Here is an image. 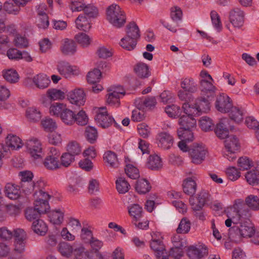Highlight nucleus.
<instances>
[{"instance_id": "nucleus-52", "label": "nucleus", "mask_w": 259, "mask_h": 259, "mask_svg": "<svg viewBox=\"0 0 259 259\" xmlns=\"http://www.w3.org/2000/svg\"><path fill=\"white\" fill-rule=\"evenodd\" d=\"M177 133L179 138L185 140V141L192 142L194 140V135L191 129H178Z\"/></svg>"}, {"instance_id": "nucleus-36", "label": "nucleus", "mask_w": 259, "mask_h": 259, "mask_svg": "<svg viewBox=\"0 0 259 259\" xmlns=\"http://www.w3.org/2000/svg\"><path fill=\"white\" fill-rule=\"evenodd\" d=\"M211 27L213 31L220 33L223 30V25L219 15L214 11H211Z\"/></svg>"}, {"instance_id": "nucleus-47", "label": "nucleus", "mask_w": 259, "mask_h": 259, "mask_svg": "<svg viewBox=\"0 0 259 259\" xmlns=\"http://www.w3.org/2000/svg\"><path fill=\"white\" fill-rule=\"evenodd\" d=\"M49 217L54 224H60L63 221L64 213L60 210H54L50 212Z\"/></svg>"}, {"instance_id": "nucleus-45", "label": "nucleus", "mask_w": 259, "mask_h": 259, "mask_svg": "<svg viewBox=\"0 0 259 259\" xmlns=\"http://www.w3.org/2000/svg\"><path fill=\"white\" fill-rule=\"evenodd\" d=\"M84 135L88 141L93 144L97 140L98 132L95 127L88 126L85 128Z\"/></svg>"}, {"instance_id": "nucleus-38", "label": "nucleus", "mask_w": 259, "mask_h": 259, "mask_svg": "<svg viewBox=\"0 0 259 259\" xmlns=\"http://www.w3.org/2000/svg\"><path fill=\"white\" fill-rule=\"evenodd\" d=\"M62 53L66 55H73L76 52V44L71 39H66L61 48Z\"/></svg>"}, {"instance_id": "nucleus-49", "label": "nucleus", "mask_w": 259, "mask_h": 259, "mask_svg": "<svg viewBox=\"0 0 259 259\" xmlns=\"http://www.w3.org/2000/svg\"><path fill=\"white\" fill-rule=\"evenodd\" d=\"M143 209L140 205L134 204L128 207V213L133 220L139 219L142 217Z\"/></svg>"}, {"instance_id": "nucleus-53", "label": "nucleus", "mask_w": 259, "mask_h": 259, "mask_svg": "<svg viewBox=\"0 0 259 259\" xmlns=\"http://www.w3.org/2000/svg\"><path fill=\"white\" fill-rule=\"evenodd\" d=\"M193 93L186 92L183 90H180L178 93V96L179 99L182 101H184L185 103L183 106L187 104L188 105H190L189 103L193 101L194 97L192 95ZM183 106H182L183 107Z\"/></svg>"}, {"instance_id": "nucleus-22", "label": "nucleus", "mask_w": 259, "mask_h": 259, "mask_svg": "<svg viewBox=\"0 0 259 259\" xmlns=\"http://www.w3.org/2000/svg\"><path fill=\"white\" fill-rule=\"evenodd\" d=\"M225 146L227 152H236L240 147V143L238 138L234 135H229L225 137Z\"/></svg>"}, {"instance_id": "nucleus-46", "label": "nucleus", "mask_w": 259, "mask_h": 259, "mask_svg": "<svg viewBox=\"0 0 259 259\" xmlns=\"http://www.w3.org/2000/svg\"><path fill=\"white\" fill-rule=\"evenodd\" d=\"M245 203L252 210L259 209V198L257 196L249 195L245 199Z\"/></svg>"}, {"instance_id": "nucleus-54", "label": "nucleus", "mask_w": 259, "mask_h": 259, "mask_svg": "<svg viewBox=\"0 0 259 259\" xmlns=\"http://www.w3.org/2000/svg\"><path fill=\"white\" fill-rule=\"evenodd\" d=\"M47 94L48 97L52 100H62L65 97L64 93L56 89L48 90Z\"/></svg>"}, {"instance_id": "nucleus-27", "label": "nucleus", "mask_w": 259, "mask_h": 259, "mask_svg": "<svg viewBox=\"0 0 259 259\" xmlns=\"http://www.w3.org/2000/svg\"><path fill=\"white\" fill-rule=\"evenodd\" d=\"M75 113L66 107L60 118L65 124L72 125L75 122Z\"/></svg>"}, {"instance_id": "nucleus-14", "label": "nucleus", "mask_w": 259, "mask_h": 259, "mask_svg": "<svg viewBox=\"0 0 259 259\" xmlns=\"http://www.w3.org/2000/svg\"><path fill=\"white\" fill-rule=\"evenodd\" d=\"M50 153L51 154L46 157L43 163L45 167L48 169L55 170L59 168L60 165L58 160L59 154L55 148H51Z\"/></svg>"}, {"instance_id": "nucleus-18", "label": "nucleus", "mask_w": 259, "mask_h": 259, "mask_svg": "<svg viewBox=\"0 0 259 259\" xmlns=\"http://www.w3.org/2000/svg\"><path fill=\"white\" fill-rule=\"evenodd\" d=\"M150 247L155 251L157 259H168L167 253L160 240L152 239Z\"/></svg>"}, {"instance_id": "nucleus-2", "label": "nucleus", "mask_w": 259, "mask_h": 259, "mask_svg": "<svg viewBox=\"0 0 259 259\" xmlns=\"http://www.w3.org/2000/svg\"><path fill=\"white\" fill-rule=\"evenodd\" d=\"M107 19L114 27L120 28L126 22L125 13L116 4H112L107 9Z\"/></svg>"}, {"instance_id": "nucleus-25", "label": "nucleus", "mask_w": 259, "mask_h": 259, "mask_svg": "<svg viewBox=\"0 0 259 259\" xmlns=\"http://www.w3.org/2000/svg\"><path fill=\"white\" fill-rule=\"evenodd\" d=\"M32 80L35 86L40 89L48 88L51 82L49 78L46 75L41 73L33 76Z\"/></svg>"}, {"instance_id": "nucleus-12", "label": "nucleus", "mask_w": 259, "mask_h": 259, "mask_svg": "<svg viewBox=\"0 0 259 259\" xmlns=\"http://www.w3.org/2000/svg\"><path fill=\"white\" fill-rule=\"evenodd\" d=\"M156 139L158 146L164 150L170 149L174 142L173 136L166 132L159 133Z\"/></svg>"}, {"instance_id": "nucleus-10", "label": "nucleus", "mask_w": 259, "mask_h": 259, "mask_svg": "<svg viewBox=\"0 0 259 259\" xmlns=\"http://www.w3.org/2000/svg\"><path fill=\"white\" fill-rule=\"evenodd\" d=\"M26 146L31 157L34 159L41 158L42 151L40 142L35 138L28 140Z\"/></svg>"}, {"instance_id": "nucleus-41", "label": "nucleus", "mask_w": 259, "mask_h": 259, "mask_svg": "<svg viewBox=\"0 0 259 259\" xmlns=\"http://www.w3.org/2000/svg\"><path fill=\"white\" fill-rule=\"evenodd\" d=\"M66 107V105L63 103H54L50 107V113L53 115L60 117Z\"/></svg>"}, {"instance_id": "nucleus-9", "label": "nucleus", "mask_w": 259, "mask_h": 259, "mask_svg": "<svg viewBox=\"0 0 259 259\" xmlns=\"http://www.w3.org/2000/svg\"><path fill=\"white\" fill-rule=\"evenodd\" d=\"M199 84L201 96L209 98L210 95V75L205 70L199 74Z\"/></svg>"}, {"instance_id": "nucleus-44", "label": "nucleus", "mask_w": 259, "mask_h": 259, "mask_svg": "<svg viewBox=\"0 0 259 259\" xmlns=\"http://www.w3.org/2000/svg\"><path fill=\"white\" fill-rule=\"evenodd\" d=\"M116 186L117 191L121 194H124L127 192L130 188V185L123 178H119L116 181Z\"/></svg>"}, {"instance_id": "nucleus-33", "label": "nucleus", "mask_w": 259, "mask_h": 259, "mask_svg": "<svg viewBox=\"0 0 259 259\" xmlns=\"http://www.w3.org/2000/svg\"><path fill=\"white\" fill-rule=\"evenodd\" d=\"M183 90L191 93H194L198 90L197 85L192 78H185L181 82Z\"/></svg>"}, {"instance_id": "nucleus-19", "label": "nucleus", "mask_w": 259, "mask_h": 259, "mask_svg": "<svg viewBox=\"0 0 259 259\" xmlns=\"http://www.w3.org/2000/svg\"><path fill=\"white\" fill-rule=\"evenodd\" d=\"M208 253V250L204 245L198 247L191 246L188 249L187 254L190 259H201Z\"/></svg>"}, {"instance_id": "nucleus-24", "label": "nucleus", "mask_w": 259, "mask_h": 259, "mask_svg": "<svg viewBox=\"0 0 259 259\" xmlns=\"http://www.w3.org/2000/svg\"><path fill=\"white\" fill-rule=\"evenodd\" d=\"M103 160L106 165L111 168H117L119 165L116 154L111 151H108L104 154Z\"/></svg>"}, {"instance_id": "nucleus-55", "label": "nucleus", "mask_w": 259, "mask_h": 259, "mask_svg": "<svg viewBox=\"0 0 259 259\" xmlns=\"http://www.w3.org/2000/svg\"><path fill=\"white\" fill-rule=\"evenodd\" d=\"M13 42L14 45L18 48H24L28 46V41L26 37L19 34H16Z\"/></svg>"}, {"instance_id": "nucleus-34", "label": "nucleus", "mask_w": 259, "mask_h": 259, "mask_svg": "<svg viewBox=\"0 0 259 259\" xmlns=\"http://www.w3.org/2000/svg\"><path fill=\"white\" fill-rule=\"evenodd\" d=\"M183 186L184 192L188 195H193L196 192V183L191 178L184 180Z\"/></svg>"}, {"instance_id": "nucleus-31", "label": "nucleus", "mask_w": 259, "mask_h": 259, "mask_svg": "<svg viewBox=\"0 0 259 259\" xmlns=\"http://www.w3.org/2000/svg\"><path fill=\"white\" fill-rule=\"evenodd\" d=\"M6 143L7 146L5 147L7 148L8 147L12 150L19 149L22 146L21 140L19 137L14 135L9 134L6 138Z\"/></svg>"}, {"instance_id": "nucleus-42", "label": "nucleus", "mask_w": 259, "mask_h": 259, "mask_svg": "<svg viewBox=\"0 0 259 259\" xmlns=\"http://www.w3.org/2000/svg\"><path fill=\"white\" fill-rule=\"evenodd\" d=\"M101 76L100 70L94 69L93 71H90L87 76V81L89 83L94 84L100 81Z\"/></svg>"}, {"instance_id": "nucleus-51", "label": "nucleus", "mask_w": 259, "mask_h": 259, "mask_svg": "<svg viewBox=\"0 0 259 259\" xmlns=\"http://www.w3.org/2000/svg\"><path fill=\"white\" fill-rule=\"evenodd\" d=\"M39 183H34L33 182H24L20 183V188L26 193H30L34 191L36 188L38 189Z\"/></svg>"}, {"instance_id": "nucleus-30", "label": "nucleus", "mask_w": 259, "mask_h": 259, "mask_svg": "<svg viewBox=\"0 0 259 259\" xmlns=\"http://www.w3.org/2000/svg\"><path fill=\"white\" fill-rule=\"evenodd\" d=\"M247 182L251 185H256L259 184V169L257 166L248 171L245 175Z\"/></svg>"}, {"instance_id": "nucleus-13", "label": "nucleus", "mask_w": 259, "mask_h": 259, "mask_svg": "<svg viewBox=\"0 0 259 259\" xmlns=\"http://www.w3.org/2000/svg\"><path fill=\"white\" fill-rule=\"evenodd\" d=\"M229 20L234 27L240 28L244 24V12L238 8L232 9L229 13Z\"/></svg>"}, {"instance_id": "nucleus-23", "label": "nucleus", "mask_w": 259, "mask_h": 259, "mask_svg": "<svg viewBox=\"0 0 259 259\" xmlns=\"http://www.w3.org/2000/svg\"><path fill=\"white\" fill-rule=\"evenodd\" d=\"M230 118L234 122L239 123L243 121L244 116V110L241 107L236 106H232L229 112Z\"/></svg>"}, {"instance_id": "nucleus-6", "label": "nucleus", "mask_w": 259, "mask_h": 259, "mask_svg": "<svg viewBox=\"0 0 259 259\" xmlns=\"http://www.w3.org/2000/svg\"><path fill=\"white\" fill-rule=\"evenodd\" d=\"M233 102L232 99L225 93H219L214 99L215 109L222 113H227L231 109Z\"/></svg>"}, {"instance_id": "nucleus-5", "label": "nucleus", "mask_w": 259, "mask_h": 259, "mask_svg": "<svg viewBox=\"0 0 259 259\" xmlns=\"http://www.w3.org/2000/svg\"><path fill=\"white\" fill-rule=\"evenodd\" d=\"M34 197L36 199L34 202V207L37 210L40 214L47 213L50 209L48 200L51 198V195L40 189L38 191L35 190Z\"/></svg>"}, {"instance_id": "nucleus-29", "label": "nucleus", "mask_w": 259, "mask_h": 259, "mask_svg": "<svg viewBox=\"0 0 259 259\" xmlns=\"http://www.w3.org/2000/svg\"><path fill=\"white\" fill-rule=\"evenodd\" d=\"M31 228L34 232L40 236H45L48 231V226L42 220L37 219L32 223Z\"/></svg>"}, {"instance_id": "nucleus-39", "label": "nucleus", "mask_w": 259, "mask_h": 259, "mask_svg": "<svg viewBox=\"0 0 259 259\" xmlns=\"http://www.w3.org/2000/svg\"><path fill=\"white\" fill-rule=\"evenodd\" d=\"M58 250L61 254L65 257H70L73 251L72 246L66 242H60L58 245Z\"/></svg>"}, {"instance_id": "nucleus-17", "label": "nucleus", "mask_w": 259, "mask_h": 259, "mask_svg": "<svg viewBox=\"0 0 259 259\" xmlns=\"http://www.w3.org/2000/svg\"><path fill=\"white\" fill-rule=\"evenodd\" d=\"M232 231H235L237 234H239L243 237H251L254 233V229L251 226H247L245 224H242L239 228L236 226H234L229 229V237H233L234 236L232 234Z\"/></svg>"}, {"instance_id": "nucleus-1", "label": "nucleus", "mask_w": 259, "mask_h": 259, "mask_svg": "<svg viewBox=\"0 0 259 259\" xmlns=\"http://www.w3.org/2000/svg\"><path fill=\"white\" fill-rule=\"evenodd\" d=\"M126 36L121 39L120 45L128 51L134 49L137 39L140 37V32L138 25L135 22H130L126 27Z\"/></svg>"}, {"instance_id": "nucleus-58", "label": "nucleus", "mask_w": 259, "mask_h": 259, "mask_svg": "<svg viewBox=\"0 0 259 259\" xmlns=\"http://www.w3.org/2000/svg\"><path fill=\"white\" fill-rule=\"evenodd\" d=\"M20 6L12 2H6L4 4V9L9 14H16L20 11Z\"/></svg>"}, {"instance_id": "nucleus-20", "label": "nucleus", "mask_w": 259, "mask_h": 259, "mask_svg": "<svg viewBox=\"0 0 259 259\" xmlns=\"http://www.w3.org/2000/svg\"><path fill=\"white\" fill-rule=\"evenodd\" d=\"M5 193L10 199L16 200L21 196L20 187L12 183H7L5 186Z\"/></svg>"}, {"instance_id": "nucleus-15", "label": "nucleus", "mask_w": 259, "mask_h": 259, "mask_svg": "<svg viewBox=\"0 0 259 259\" xmlns=\"http://www.w3.org/2000/svg\"><path fill=\"white\" fill-rule=\"evenodd\" d=\"M67 98L70 103L78 106L83 105L85 102V95L83 90L75 89L67 94Z\"/></svg>"}, {"instance_id": "nucleus-7", "label": "nucleus", "mask_w": 259, "mask_h": 259, "mask_svg": "<svg viewBox=\"0 0 259 259\" xmlns=\"http://www.w3.org/2000/svg\"><path fill=\"white\" fill-rule=\"evenodd\" d=\"M209 194L208 191L202 190L196 196H191L190 204L193 210L201 209L208 200Z\"/></svg>"}, {"instance_id": "nucleus-28", "label": "nucleus", "mask_w": 259, "mask_h": 259, "mask_svg": "<svg viewBox=\"0 0 259 259\" xmlns=\"http://www.w3.org/2000/svg\"><path fill=\"white\" fill-rule=\"evenodd\" d=\"M75 24L77 28L84 31L89 30L91 27L90 18L83 14L79 15L76 19Z\"/></svg>"}, {"instance_id": "nucleus-32", "label": "nucleus", "mask_w": 259, "mask_h": 259, "mask_svg": "<svg viewBox=\"0 0 259 259\" xmlns=\"http://www.w3.org/2000/svg\"><path fill=\"white\" fill-rule=\"evenodd\" d=\"M147 167L152 170H158L162 166L161 158L157 155H151L148 158Z\"/></svg>"}, {"instance_id": "nucleus-61", "label": "nucleus", "mask_w": 259, "mask_h": 259, "mask_svg": "<svg viewBox=\"0 0 259 259\" xmlns=\"http://www.w3.org/2000/svg\"><path fill=\"white\" fill-rule=\"evenodd\" d=\"M75 38L78 44L83 47H87L91 42L90 37L84 33H80L76 35Z\"/></svg>"}, {"instance_id": "nucleus-64", "label": "nucleus", "mask_w": 259, "mask_h": 259, "mask_svg": "<svg viewBox=\"0 0 259 259\" xmlns=\"http://www.w3.org/2000/svg\"><path fill=\"white\" fill-rule=\"evenodd\" d=\"M75 122L80 125H86L88 122V118L85 112L81 110L75 115Z\"/></svg>"}, {"instance_id": "nucleus-16", "label": "nucleus", "mask_w": 259, "mask_h": 259, "mask_svg": "<svg viewBox=\"0 0 259 259\" xmlns=\"http://www.w3.org/2000/svg\"><path fill=\"white\" fill-rule=\"evenodd\" d=\"M230 121L227 117L220 120L215 130V133L219 138H225L228 136L229 129H233V126L230 125Z\"/></svg>"}, {"instance_id": "nucleus-48", "label": "nucleus", "mask_w": 259, "mask_h": 259, "mask_svg": "<svg viewBox=\"0 0 259 259\" xmlns=\"http://www.w3.org/2000/svg\"><path fill=\"white\" fill-rule=\"evenodd\" d=\"M191 223L189 220L187 218H183L177 229L178 233L185 234L187 233L190 230Z\"/></svg>"}, {"instance_id": "nucleus-56", "label": "nucleus", "mask_w": 259, "mask_h": 259, "mask_svg": "<svg viewBox=\"0 0 259 259\" xmlns=\"http://www.w3.org/2000/svg\"><path fill=\"white\" fill-rule=\"evenodd\" d=\"M41 124L45 130L48 132H52L57 128L56 122L50 117L43 119Z\"/></svg>"}, {"instance_id": "nucleus-4", "label": "nucleus", "mask_w": 259, "mask_h": 259, "mask_svg": "<svg viewBox=\"0 0 259 259\" xmlns=\"http://www.w3.org/2000/svg\"><path fill=\"white\" fill-rule=\"evenodd\" d=\"M95 119L98 125L103 128H108L112 124H114L116 128L119 126L113 117L108 113L105 107H102L98 109Z\"/></svg>"}, {"instance_id": "nucleus-59", "label": "nucleus", "mask_w": 259, "mask_h": 259, "mask_svg": "<svg viewBox=\"0 0 259 259\" xmlns=\"http://www.w3.org/2000/svg\"><path fill=\"white\" fill-rule=\"evenodd\" d=\"M76 259H87L89 256V251L83 246H79L74 250Z\"/></svg>"}, {"instance_id": "nucleus-35", "label": "nucleus", "mask_w": 259, "mask_h": 259, "mask_svg": "<svg viewBox=\"0 0 259 259\" xmlns=\"http://www.w3.org/2000/svg\"><path fill=\"white\" fill-rule=\"evenodd\" d=\"M151 188V185L146 179H141L136 182L135 189L139 194H146L150 191Z\"/></svg>"}, {"instance_id": "nucleus-37", "label": "nucleus", "mask_w": 259, "mask_h": 259, "mask_svg": "<svg viewBox=\"0 0 259 259\" xmlns=\"http://www.w3.org/2000/svg\"><path fill=\"white\" fill-rule=\"evenodd\" d=\"M26 116L30 121L33 122L39 121L41 117L40 111L35 107H33L27 108Z\"/></svg>"}, {"instance_id": "nucleus-40", "label": "nucleus", "mask_w": 259, "mask_h": 259, "mask_svg": "<svg viewBox=\"0 0 259 259\" xmlns=\"http://www.w3.org/2000/svg\"><path fill=\"white\" fill-rule=\"evenodd\" d=\"M122 92H118L113 91L107 94V102L111 106L118 107L120 105V94Z\"/></svg>"}, {"instance_id": "nucleus-21", "label": "nucleus", "mask_w": 259, "mask_h": 259, "mask_svg": "<svg viewBox=\"0 0 259 259\" xmlns=\"http://www.w3.org/2000/svg\"><path fill=\"white\" fill-rule=\"evenodd\" d=\"M186 114V115H183L179 118V123L181 126V127L179 129L188 130L194 128L196 126V120L193 116L196 115L194 114Z\"/></svg>"}, {"instance_id": "nucleus-8", "label": "nucleus", "mask_w": 259, "mask_h": 259, "mask_svg": "<svg viewBox=\"0 0 259 259\" xmlns=\"http://www.w3.org/2000/svg\"><path fill=\"white\" fill-rule=\"evenodd\" d=\"M207 151L204 146L198 144H194L189 150L192 162L195 164H200L204 160Z\"/></svg>"}, {"instance_id": "nucleus-26", "label": "nucleus", "mask_w": 259, "mask_h": 259, "mask_svg": "<svg viewBox=\"0 0 259 259\" xmlns=\"http://www.w3.org/2000/svg\"><path fill=\"white\" fill-rule=\"evenodd\" d=\"M134 71L136 75L141 78H148L151 75L149 66L142 62L138 63L135 65Z\"/></svg>"}, {"instance_id": "nucleus-60", "label": "nucleus", "mask_w": 259, "mask_h": 259, "mask_svg": "<svg viewBox=\"0 0 259 259\" xmlns=\"http://www.w3.org/2000/svg\"><path fill=\"white\" fill-rule=\"evenodd\" d=\"M68 153H70L74 156L79 154L81 152V148L79 144L75 141H72L67 145Z\"/></svg>"}, {"instance_id": "nucleus-11", "label": "nucleus", "mask_w": 259, "mask_h": 259, "mask_svg": "<svg viewBox=\"0 0 259 259\" xmlns=\"http://www.w3.org/2000/svg\"><path fill=\"white\" fill-rule=\"evenodd\" d=\"M57 69L59 73L65 78L69 77L71 74L77 75L79 74V70L76 66H71L68 62L66 61L58 62Z\"/></svg>"}, {"instance_id": "nucleus-62", "label": "nucleus", "mask_w": 259, "mask_h": 259, "mask_svg": "<svg viewBox=\"0 0 259 259\" xmlns=\"http://www.w3.org/2000/svg\"><path fill=\"white\" fill-rule=\"evenodd\" d=\"M226 174L229 180L235 181L240 177V172L235 167H229L226 169Z\"/></svg>"}, {"instance_id": "nucleus-63", "label": "nucleus", "mask_w": 259, "mask_h": 259, "mask_svg": "<svg viewBox=\"0 0 259 259\" xmlns=\"http://www.w3.org/2000/svg\"><path fill=\"white\" fill-rule=\"evenodd\" d=\"M74 160V156L70 153H64L61 157L60 165L68 167L70 165L71 163Z\"/></svg>"}, {"instance_id": "nucleus-50", "label": "nucleus", "mask_w": 259, "mask_h": 259, "mask_svg": "<svg viewBox=\"0 0 259 259\" xmlns=\"http://www.w3.org/2000/svg\"><path fill=\"white\" fill-rule=\"evenodd\" d=\"M165 111L169 117L175 118L180 116L182 109L180 106L172 104L167 106L165 108Z\"/></svg>"}, {"instance_id": "nucleus-43", "label": "nucleus", "mask_w": 259, "mask_h": 259, "mask_svg": "<svg viewBox=\"0 0 259 259\" xmlns=\"http://www.w3.org/2000/svg\"><path fill=\"white\" fill-rule=\"evenodd\" d=\"M3 75L4 78L10 83H16L19 80V75L17 72L13 69H8L3 71Z\"/></svg>"}, {"instance_id": "nucleus-57", "label": "nucleus", "mask_w": 259, "mask_h": 259, "mask_svg": "<svg viewBox=\"0 0 259 259\" xmlns=\"http://www.w3.org/2000/svg\"><path fill=\"white\" fill-rule=\"evenodd\" d=\"M124 170L126 175L131 179H136L140 177L138 169L132 164L127 165Z\"/></svg>"}, {"instance_id": "nucleus-3", "label": "nucleus", "mask_w": 259, "mask_h": 259, "mask_svg": "<svg viewBox=\"0 0 259 259\" xmlns=\"http://www.w3.org/2000/svg\"><path fill=\"white\" fill-rule=\"evenodd\" d=\"M209 98L202 96L200 99H197L194 106L188 105L186 104L183 107L185 113L199 115L201 112H207L210 110V103Z\"/></svg>"}]
</instances>
